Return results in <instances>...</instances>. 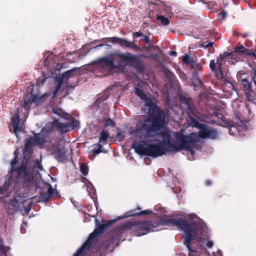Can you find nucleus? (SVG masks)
Masks as SVG:
<instances>
[{
    "mask_svg": "<svg viewBox=\"0 0 256 256\" xmlns=\"http://www.w3.org/2000/svg\"><path fill=\"white\" fill-rule=\"evenodd\" d=\"M52 113L54 118L52 122L46 124L40 134H36L33 137L26 140L23 152L24 156L20 165L16 168H14L16 157L11 162L10 175L12 178L15 177L14 181L16 184L20 185V188L28 189L32 194L38 189L40 178V172L43 170L41 160L34 161L30 158H26L27 154L30 152L32 147L35 145L42 144L45 142L44 137V133L50 132L54 127L62 132H66L77 128L80 125L78 121L60 109L53 108Z\"/></svg>",
    "mask_w": 256,
    "mask_h": 256,
    "instance_id": "f257e3e1",
    "label": "nucleus"
},
{
    "mask_svg": "<svg viewBox=\"0 0 256 256\" xmlns=\"http://www.w3.org/2000/svg\"><path fill=\"white\" fill-rule=\"evenodd\" d=\"M161 140L158 145L140 144L134 148L140 155L156 158L166 154V152H176L182 150H192V146L198 138L197 134L191 133L184 135L183 132H173L166 130L160 134Z\"/></svg>",
    "mask_w": 256,
    "mask_h": 256,
    "instance_id": "f03ea898",
    "label": "nucleus"
},
{
    "mask_svg": "<svg viewBox=\"0 0 256 256\" xmlns=\"http://www.w3.org/2000/svg\"><path fill=\"white\" fill-rule=\"evenodd\" d=\"M158 223L162 225H172L181 229L184 233V244L188 248L189 256H209L206 247L211 248L213 242L202 238L204 228L193 222L188 223L182 218L164 216Z\"/></svg>",
    "mask_w": 256,
    "mask_h": 256,
    "instance_id": "7ed1b4c3",
    "label": "nucleus"
},
{
    "mask_svg": "<svg viewBox=\"0 0 256 256\" xmlns=\"http://www.w3.org/2000/svg\"><path fill=\"white\" fill-rule=\"evenodd\" d=\"M136 94L145 102L144 110L150 118L138 122L134 131L140 140H144L159 134L165 124V112L156 104V100L150 94H144L139 88H135Z\"/></svg>",
    "mask_w": 256,
    "mask_h": 256,
    "instance_id": "20e7f679",
    "label": "nucleus"
},
{
    "mask_svg": "<svg viewBox=\"0 0 256 256\" xmlns=\"http://www.w3.org/2000/svg\"><path fill=\"white\" fill-rule=\"evenodd\" d=\"M40 99L39 96L34 95L32 93L26 94L24 98V104L18 108L14 116L12 118L10 129V130L12 128L13 129L14 132L18 140L20 133L24 132V121L26 120L28 116L31 104L34 103L38 105Z\"/></svg>",
    "mask_w": 256,
    "mask_h": 256,
    "instance_id": "39448f33",
    "label": "nucleus"
},
{
    "mask_svg": "<svg viewBox=\"0 0 256 256\" xmlns=\"http://www.w3.org/2000/svg\"><path fill=\"white\" fill-rule=\"evenodd\" d=\"M192 126H194L198 129V134H197L198 138L194 142V145L192 146V150H186L190 152V155L188 156V159L190 160H194L192 156L195 154L194 149H197L196 146L198 144L196 143L199 142L200 138L215 139L218 136L217 132L214 129L210 128L204 124L200 123L194 118L192 120Z\"/></svg>",
    "mask_w": 256,
    "mask_h": 256,
    "instance_id": "423d86ee",
    "label": "nucleus"
},
{
    "mask_svg": "<svg viewBox=\"0 0 256 256\" xmlns=\"http://www.w3.org/2000/svg\"><path fill=\"white\" fill-rule=\"evenodd\" d=\"M13 180L10 178L6 180L2 187L0 186V201L5 203V206L10 210H12V213L16 211L21 210L24 206L26 200L22 196L15 194L12 199H10L9 201L3 200L2 196L6 194V192L9 188L10 184H12L11 182Z\"/></svg>",
    "mask_w": 256,
    "mask_h": 256,
    "instance_id": "0eeeda50",
    "label": "nucleus"
},
{
    "mask_svg": "<svg viewBox=\"0 0 256 256\" xmlns=\"http://www.w3.org/2000/svg\"><path fill=\"white\" fill-rule=\"evenodd\" d=\"M114 55L120 58L116 60L117 64L116 67L121 70H123L125 66L131 65L137 62V57L130 52H118L115 54Z\"/></svg>",
    "mask_w": 256,
    "mask_h": 256,
    "instance_id": "6e6552de",
    "label": "nucleus"
},
{
    "mask_svg": "<svg viewBox=\"0 0 256 256\" xmlns=\"http://www.w3.org/2000/svg\"><path fill=\"white\" fill-rule=\"evenodd\" d=\"M104 225L100 226V228L95 230L90 234L86 241L82 246L74 254V256H81L84 250L89 248L92 244V242L94 240L95 237L98 234L102 233L104 228Z\"/></svg>",
    "mask_w": 256,
    "mask_h": 256,
    "instance_id": "1a4fd4ad",
    "label": "nucleus"
},
{
    "mask_svg": "<svg viewBox=\"0 0 256 256\" xmlns=\"http://www.w3.org/2000/svg\"><path fill=\"white\" fill-rule=\"evenodd\" d=\"M115 60H116V58L110 60L107 57L102 58L98 60V66L104 71L110 72L114 68H116L117 62H114Z\"/></svg>",
    "mask_w": 256,
    "mask_h": 256,
    "instance_id": "9d476101",
    "label": "nucleus"
},
{
    "mask_svg": "<svg viewBox=\"0 0 256 256\" xmlns=\"http://www.w3.org/2000/svg\"><path fill=\"white\" fill-rule=\"evenodd\" d=\"M64 144H65V142L60 140L58 141L56 144H54L53 145V150L56 152V158L60 162H64L66 158V150L63 146Z\"/></svg>",
    "mask_w": 256,
    "mask_h": 256,
    "instance_id": "9b49d317",
    "label": "nucleus"
},
{
    "mask_svg": "<svg viewBox=\"0 0 256 256\" xmlns=\"http://www.w3.org/2000/svg\"><path fill=\"white\" fill-rule=\"evenodd\" d=\"M109 42L118 44L122 47H126L133 50L138 49V47L134 42H129L125 38L118 37H112L108 38Z\"/></svg>",
    "mask_w": 256,
    "mask_h": 256,
    "instance_id": "f8f14e48",
    "label": "nucleus"
},
{
    "mask_svg": "<svg viewBox=\"0 0 256 256\" xmlns=\"http://www.w3.org/2000/svg\"><path fill=\"white\" fill-rule=\"evenodd\" d=\"M154 227V224L150 222V224L144 222L138 224L136 226V230L138 232V236H143L148 233L151 228V227Z\"/></svg>",
    "mask_w": 256,
    "mask_h": 256,
    "instance_id": "ddd939ff",
    "label": "nucleus"
},
{
    "mask_svg": "<svg viewBox=\"0 0 256 256\" xmlns=\"http://www.w3.org/2000/svg\"><path fill=\"white\" fill-rule=\"evenodd\" d=\"M40 196L42 199V200L46 201L49 198L52 196L54 194H56V190L53 189L51 186L48 185L46 192L44 191L42 192H40Z\"/></svg>",
    "mask_w": 256,
    "mask_h": 256,
    "instance_id": "4468645a",
    "label": "nucleus"
},
{
    "mask_svg": "<svg viewBox=\"0 0 256 256\" xmlns=\"http://www.w3.org/2000/svg\"><path fill=\"white\" fill-rule=\"evenodd\" d=\"M78 71V68H73L68 70L62 74V78L64 80L74 77L77 75Z\"/></svg>",
    "mask_w": 256,
    "mask_h": 256,
    "instance_id": "2eb2a0df",
    "label": "nucleus"
},
{
    "mask_svg": "<svg viewBox=\"0 0 256 256\" xmlns=\"http://www.w3.org/2000/svg\"><path fill=\"white\" fill-rule=\"evenodd\" d=\"M255 94V92L252 90L244 92L246 100L256 105V96Z\"/></svg>",
    "mask_w": 256,
    "mask_h": 256,
    "instance_id": "dca6fc26",
    "label": "nucleus"
},
{
    "mask_svg": "<svg viewBox=\"0 0 256 256\" xmlns=\"http://www.w3.org/2000/svg\"><path fill=\"white\" fill-rule=\"evenodd\" d=\"M0 252L4 256H12L10 253V248L4 246V242L2 238H0Z\"/></svg>",
    "mask_w": 256,
    "mask_h": 256,
    "instance_id": "f3484780",
    "label": "nucleus"
},
{
    "mask_svg": "<svg viewBox=\"0 0 256 256\" xmlns=\"http://www.w3.org/2000/svg\"><path fill=\"white\" fill-rule=\"evenodd\" d=\"M234 52L240 54H244L246 55H249L250 54V50L242 46L236 48Z\"/></svg>",
    "mask_w": 256,
    "mask_h": 256,
    "instance_id": "a211bd4d",
    "label": "nucleus"
},
{
    "mask_svg": "<svg viewBox=\"0 0 256 256\" xmlns=\"http://www.w3.org/2000/svg\"><path fill=\"white\" fill-rule=\"evenodd\" d=\"M63 80L62 78H56L55 80V84L56 86L54 95L59 91L62 87V84L63 82Z\"/></svg>",
    "mask_w": 256,
    "mask_h": 256,
    "instance_id": "6ab92c4d",
    "label": "nucleus"
},
{
    "mask_svg": "<svg viewBox=\"0 0 256 256\" xmlns=\"http://www.w3.org/2000/svg\"><path fill=\"white\" fill-rule=\"evenodd\" d=\"M152 214V211L146 210H142L139 212H137V213H135V214H132V213L129 214L128 215L122 216V218H126V217H128V216H136V215L150 214Z\"/></svg>",
    "mask_w": 256,
    "mask_h": 256,
    "instance_id": "aec40b11",
    "label": "nucleus"
},
{
    "mask_svg": "<svg viewBox=\"0 0 256 256\" xmlns=\"http://www.w3.org/2000/svg\"><path fill=\"white\" fill-rule=\"evenodd\" d=\"M242 84L246 90V91L252 90V84L246 78L242 80Z\"/></svg>",
    "mask_w": 256,
    "mask_h": 256,
    "instance_id": "412c9836",
    "label": "nucleus"
},
{
    "mask_svg": "<svg viewBox=\"0 0 256 256\" xmlns=\"http://www.w3.org/2000/svg\"><path fill=\"white\" fill-rule=\"evenodd\" d=\"M109 138V132L104 130L100 134V142H106Z\"/></svg>",
    "mask_w": 256,
    "mask_h": 256,
    "instance_id": "4be33fe9",
    "label": "nucleus"
},
{
    "mask_svg": "<svg viewBox=\"0 0 256 256\" xmlns=\"http://www.w3.org/2000/svg\"><path fill=\"white\" fill-rule=\"evenodd\" d=\"M102 146L100 144H96V145L94 148H93L91 152L92 153V154L96 155L99 154L101 152H104L102 150Z\"/></svg>",
    "mask_w": 256,
    "mask_h": 256,
    "instance_id": "5701e85b",
    "label": "nucleus"
},
{
    "mask_svg": "<svg viewBox=\"0 0 256 256\" xmlns=\"http://www.w3.org/2000/svg\"><path fill=\"white\" fill-rule=\"evenodd\" d=\"M158 20H160L162 24L164 26H167L170 24V20L168 18H166L164 16H159L157 17Z\"/></svg>",
    "mask_w": 256,
    "mask_h": 256,
    "instance_id": "b1692460",
    "label": "nucleus"
},
{
    "mask_svg": "<svg viewBox=\"0 0 256 256\" xmlns=\"http://www.w3.org/2000/svg\"><path fill=\"white\" fill-rule=\"evenodd\" d=\"M182 61L186 64H191L192 60L190 56L188 54H185L182 56Z\"/></svg>",
    "mask_w": 256,
    "mask_h": 256,
    "instance_id": "393cba45",
    "label": "nucleus"
},
{
    "mask_svg": "<svg viewBox=\"0 0 256 256\" xmlns=\"http://www.w3.org/2000/svg\"><path fill=\"white\" fill-rule=\"evenodd\" d=\"M80 170L82 172V173L84 175L86 176L88 173V168L86 165L82 164L80 166Z\"/></svg>",
    "mask_w": 256,
    "mask_h": 256,
    "instance_id": "a878e982",
    "label": "nucleus"
},
{
    "mask_svg": "<svg viewBox=\"0 0 256 256\" xmlns=\"http://www.w3.org/2000/svg\"><path fill=\"white\" fill-rule=\"evenodd\" d=\"M227 14L224 10H222L218 14V18L220 20H223L226 16Z\"/></svg>",
    "mask_w": 256,
    "mask_h": 256,
    "instance_id": "bb28decb",
    "label": "nucleus"
},
{
    "mask_svg": "<svg viewBox=\"0 0 256 256\" xmlns=\"http://www.w3.org/2000/svg\"><path fill=\"white\" fill-rule=\"evenodd\" d=\"M224 60V58H221L220 56H218L216 59V64H218V68L220 70H221L222 63Z\"/></svg>",
    "mask_w": 256,
    "mask_h": 256,
    "instance_id": "cd10ccee",
    "label": "nucleus"
},
{
    "mask_svg": "<svg viewBox=\"0 0 256 256\" xmlns=\"http://www.w3.org/2000/svg\"><path fill=\"white\" fill-rule=\"evenodd\" d=\"M186 104L188 110L192 113H194V107L190 102L188 100H186Z\"/></svg>",
    "mask_w": 256,
    "mask_h": 256,
    "instance_id": "c85d7f7f",
    "label": "nucleus"
},
{
    "mask_svg": "<svg viewBox=\"0 0 256 256\" xmlns=\"http://www.w3.org/2000/svg\"><path fill=\"white\" fill-rule=\"evenodd\" d=\"M214 43L213 42H206L202 44L200 46L202 48H206L210 46H213Z\"/></svg>",
    "mask_w": 256,
    "mask_h": 256,
    "instance_id": "c756f323",
    "label": "nucleus"
},
{
    "mask_svg": "<svg viewBox=\"0 0 256 256\" xmlns=\"http://www.w3.org/2000/svg\"><path fill=\"white\" fill-rule=\"evenodd\" d=\"M216 62L214 60H212L210 61V68L211 70L215 72L216 70Z\"/></svg>",
    "mask_w": 256,
    "mask_h": 256,
    "instance_id": "7c9ffc66",
    "label": "nucleus"
},
{
    "mask_svg": "<svg viewBox=\"0 0 256 256\" xmlns=\"http://www.w3.org/2000/svg\"><path fill=\"white\" fill-rule=\"evenodd\" d=\"M112 124H113V121L110 118L106 120L105 122V126H112Z\"/></svg>",
    "mask_w": 256,
    "mask_h": 256,
    "instance_id": "2f4dec72",
    "label": "nucleus"
},
{
    "mask_svg": "<svg viewBox=\"0 0 256 256\" xmlns=\"http://www.w3.org/2000/svg\"><path fill=\"white\" fill-rule=\"evenodd\" d=\"M143 34L141 32H133V36L135 38H138L141 36H142Z\"/></svg>",
    "mask_w": 256,
    "mask_h": 256,
    "instance_id": "473e14b6",
    "label": "nucleus"
},
{
    "mask_svg": "<svg viewBox=\"0 0 256 256\" xmlns=\"http://www.w3.org/2000/svg\"><path fill=\"white\" fill-rule=\"evenodd\" d=\"M252 79L253 80L256 79V70L254 68L252 69Z\"/></svg>",
    "mask_w": 256,
    "mask_h": 256,
    "instance_id": "72a5a7b5",
    "label": "nucleus"
},
{
    "mask_svg": "<svg viewBox=\"0 0 256 256\" xmlns=\"http://www.w3.org/2000/svg\"><path fill=\"white\" fill-rule=\"evenodd\" d=\"M144 40L148 44H150V38L147 36H144Z\"/></svg>",
    "mask_w": 256,
    "mask_h": 256,
    "instance_id": "f704fd0d",
    "label": "nucleus"
},
{
    "mask_svg": "<svg viewBox=\"0 0 256 256\" xmlns=\"http://www.w3.org/2000/svg\"><path fill=\"white\" fill-rule=\"evenodd\" d=\"M230 54L226 52L224 53V54L222 55L220 54V56L221 58H224V59L226 56H229Z\"/></svg>",
    "mask_w": 256,
    "mask_h": 256,
    "instance_id": "c9c22d12",
    "label": "nucleus"
},
{
    "mask_svg": "<svg viewBox=\"0 0 256 256\" xmlns=\"http://www.w3.org/2000/svg\"><path fill=\"white\" fill-rule=\"evenodd\" d=\"M168 78H170V79H172L173 78L174 76V75L171 72H168Z\"/></svg>",
    "mask_w": 256,
    "mask_h": 256,
    "instance_id": "e433bc0d",
    "label": "nucleus"
},
{
    "mask_svg": "<svg viewBox=\"0 0 256 256\" xmlns=\"http://www.w3.org/2000/svg\"><path fill=\"white\" fill-rule=\"evenodd\" d=\"M20 231H21V232L22 233V234H24L26 232V230H25V228H24V226H22L21 228H20Z\"/></svg>",
    "mask_w": 256,
    "mask_h": 256,
    "instance_id": "4c0bfd02",
    "label": "nucleus"
},
{
    "mask_svg": "<svg viewBox=\"0 0 256 256\" xmlns=\"http://www.w3.org/2000/svg\"><path fill=\"white\" fill-rule=\"evenodd\" d=\"M170 56H176V52L174 51H172V52H170Z\"/></svg>",
    "mask_w": 256,
    "mask_h": 256,
    "instance_id": "58836bf2",
    "label": "nucleus"
},
{
    "mask_svg": "<svg viewBox=\"0 0 256 256\" xmlns=\"http://www.w3.org/2000/svg\"><path fill=\"white\" fill-rule=\"evenodd\" d=\"M229 85H230V88H231L232 90H236L235 88H234V86H233V84L231 83H229Z\"/></svg>",
    "mask_w": 256,
    "mask_h": 256,
    "instance_id": "ea45409f",
    "label": "nucleus"
},
{
    "mask_svg": "<svg viewBox=\"0 0 256 256\" xmlns=\"http://www.w3.org/2000/svg\"><path fill=\"white\" fill-rule=\"evenodd\" d=\"M250 55L253 56L254 59H256V54L250 52Z\"/></svg>",
    "mask_w": 256,
    "mask_h": 256,
    "instance_id": "a19ab883",
    "label": "nucleus"
},
{
    "mask_svg": "<svg viewBox=\"0 0 256 256\" xmlns=\"http://www.w3.org/2000/svg\"><path fill=\"white\" fill-rule=\"evenodd\" d=\"M206 184L207 185V186H210V180H207L206 181Z\"/></svg>",
    "mask_w": 256,
    "mask_h": 256,
    "instance_id": "79ce46f5",
    "label": "nucleus"
},
{
    "mask_svg": "<svg viewBox=\"0 0 256 256\" xmlns=\"http://www.w3.org/2000/svg\"><path fill=\"white\" fill-rule=\"evenodd\" d=\"M104 44H100L98 46H96V48H98V47H100V46H104Z\"/></svg>",
    "mask_w": 256,
    "mask_h": 256,
    "instance_id": "37998d69",
    "label": "nucleus"
},
{
    "mask_svg": "<svg viewBox=\"0 0 256 256\" xmlns=\"http://www.w3.org/2000/svg\"><path fill=\"white\" fill-rule=\"evenodd\" d=\"M180 256H184V255L180 254Z\"/></svg>",
    "mask_w": 256,
    "mask_h": 256,
    "instance_id": "c03bdc74",
    "label": "nucleus"
},
{
    "mask_svg": "<svg viewBox=\"0 0 256 256\" xmlns=\"http://www.w3.org/2000/svg\"><path fill=\"white\" fill-rule=\"evenodd\" d=\"M23 224H24V225H26V224L24 222H23Z\"/></svg>",
    "mask_w": 256,
    "mask_h": 256,
    "instance_id": "a18cd8bd",
    "label": "nucleus"
},
{
    "mask_svg": "<svg viewBox=\"0 0 256 256\" xmlns=\"http://www.w3.org/2000/svg\"><path fill=\"white\" fill-rule=\"evenodd\" d=\"M243 37H244V38H245V37H246V35H244V36H243Z\"/></svg>",
    "mask_w": 256,
    "mask_h": 256,
    "instance_id": "49530a36",
    "label": "nucleus"
}]
</instances>
